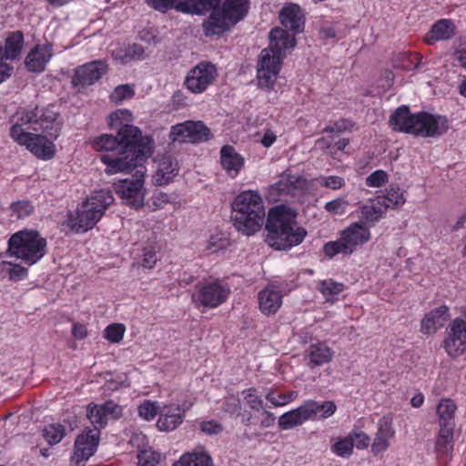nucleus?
Returning a JSON list of instances; mask_svg holds the SVG:
<instances>
[{
    "mask_svg": "<svg viewBox=\"0 0 466 466\" xmlns=\"http://www.w3.org/2000/svg\"><path fill=\"white\" fill-rule=\"evenodd\" d=\"M266 398L274 406H282L289 402V396L282 395L276 391H271L268 393Z\"/></svg>",
    "mask_w": 466,
    "mask_h": 466,
    "instance_id": "nucleus-59",
    "label": "nucleus"
},
{
    "mask_svg": "<svg viewBox=\"0 0 466 466\" xmlns=\"http://www.w3.org/2000/svg\"><path fill=\"white\" fill-rule=\"evenodd\" d=\"M66 433L65 427L60 423H51L43 430V437L50 445L59 443Z\"/></svg>",
    "mask_w": 466,
    "mask_h": 466,
    "instance_id": "nucleus-37",
    "label": "nucleus"
},
{
    "mask_svg": "<svg viewBox=\"0 0 466 466\" xmlns=\"http://www.w3.org/2000/svg\"><path fill=\"white\" fill-rule=\"evenodd\" d=\"M333 356V350L324 341L312 342L304 351V360L309 369L330 362Z\"/></svg>",
    "mask_w": 466,
    "mask_h": 466,
    "instance_id": "nucleus-22",
    "label": "nucleus"
},
{
    "mask_svg": "<svg viewBox=\"0 0 466 466\" xmlns=\"http://www.w3.org/2000/svg\"><path fill=\"white\" fill-rule=\"evenodd\" d=\"M10 121L9 136L15 143L39 159L53 158L54 141L59 137L63 125L54 106L19 107Z\"/></svg>",
    "mask_w": 466,
    "mask_h": 466,
    "instance_id": "nucleus-1",
    "label": "nucleus"
},
{
    "mask_svg": "<svg viewBox=\"0 0 466 466\" xmlns=\"http://www.w3.org/2000/svg\"><path fill=\"white\" fill-rule=\"evenodd\" d=\"M352 438V441L354 442V446L358 449H364L370 445V439L368 434L361 431H352L350 433Z\"/></svg>",
    "mask_w": 466,
    "mask_h": 466,
    "instance_id": "nucleus-55",
    "label": "nucleus"
},
{
    "mask_svg": "<svg viewBox=\"0 0 466 466\" xmlns=\"http://www.w3.org/2000/svg\"><path fill=\"white\" fill-rule=\"evenodd\" d=\"M350 127H351V123L350 121L341 119L339 121H337L333 125L327 126L323 129V131L329 132V133H332V132L339 133V132L349 129Z\"/></svg>",
    "mask_w": 466,
    "mask_h": 466,
    "instance_id": "nucleus-60",
    "label": "nucleus"
},
{
    "mask_svg": "<svg viewBox=\"0 0 466 466\" xmlns=\"http://www.w3.org/2000/svg\"><path fill=\"white\" fill-rule=\"evenodd\" d=\"M456 26L451 19H440L435 22L429 33L425 35V42L433 45L438 41H445L453 37Z\"/></svg>",
    "mask_w": 466,
    "mask_h": 466,
    "instance_id": "nucleus-27",
    "label": "nucleus"
},
{
    "mask_svg": "<svg viewBox=\"0 0 466 466\" xmlns=\"http://www.w3.org/2000/svg\"><path fill=\"white\" fill-rule=\"evenodd\" d=\"M108 125L112 129H118L121 127L132 126L133 121L132 113L127 109H118L112 112L108 116Z\"/></svg>",
    "mask_w": 466,
    "mask_h": 466,
    "instance_id": "nucleus-36",
    "label": "nucleus"
},
{
    "mask_svg": "<svg viewBox=\"0 0 466 466\" xmlns=\"http://www.w3.org/2000/svg\"><path fill=\"white\" fill-rule=\"evenodd\" d=\"M24 44L25 37L22 31L16 30L9 33L3 47L5 60L16 59L22 52Z\"/></svg>",
    "mask_w": 466,
    "mask_h": 466,
    "instance_id": "nucleus-31",
    "label": "nucleus"
},
{
    "mask_svg": "<svg viewBox=\"0 0 466 466\" xmlns=\"http://www.w3.org/2000/svg\"><path fill=\"white\" fill-rule=\"evenodd\" d=\"M153 9L166 13L175 8L186 14L203 15L219 4V0H147Z\"/></svg>",
    "mask_w": 466,
    "mask_h": 466,
    "instance_id": "nucleus-13",
    "label": "nucleus"
},
{
    "mask_svg": "<svg viewBox=\"0 0 466 466\" xmlns=\"http://www.w3.org/2000/svg\"><path fill=\"white\" fill-rule=\"evenodd\" d=\"M449 308L441 306L427 313L420 322V330L423 334H433L442 328L449 319Z\"/></svg>",
    "mask_w": 466,
    "mask_h": 466,
    "instance_id": "nucleus-25",
    "label": "nucleus"
},
{
    "mask_svg": "<svg viewBox=\"0 0 466 466\" xmlns=\"http://www.w3.org/2000/svg\"><path fill=\"white\" fill-rule=\"evenodd\" d=\"M161 406L157 401L147 400L139 404L137 412L141 419L149 421L155 419L157 414H159Z\"/></svg>",
    "mask_w": 466,
    "mask_h": 466,
    "instance_id": "nucleus-39",
    "label": "nucleus"
},
{
    "mask_svg": "<svg viewBox=\"0 0 466 466\" xmlns=\"http://www.w3.org/2000/svg\"><path fill=\"white\" fill-rule=\"evenodd\" d=\"M266 241L279 250L291 247V213L288 206H274L266 221Z\"/></svg>",
    "mask_w": 466,
    "mask_h": 466,
    "instance_id": "nucleus-7",
    "label": "nucleus"
},
{
    "mask_svg": "<svg viewBox=\"0 0 466 466\" xmlns=\"http://www.w3.org/2000/svg\"><path fill=\"white\" fill-rule=\"evenodd\" d=\"M291 46L287 30L274 27L269 32V45L260 52L257 65V78L260 87H272L280 71L286 50Z\"/></svg>",
    "mask_w": 466,
    "mask_h": 466,
    "instance_id": "nucleus-3",
    "label": "nucleus"
},
{
    "mask_svg": "<svg viewBox=\"0 0 466 466\" xmlns=\"http://www.w3.org/2000/svg\"><path fill=\"white\" fill-rule=\"evenodd\" d=\"M456 410L455 403L451 400H442L438 407L437 413L440 418V428L448 426L449 423H454V413Z\"/></svg>",
    "mask_w": 466,
    "mask_h": 466,
    "instance_id": "nucleus-35",
    "label": "nucleus"
},
{
    "mask_svg": "<svg viewBox=\"0 0 466 466\" xmlns=\"http://www.w3.org/2000/svg\"><path fill=\"white\" fill-rule=\"evenodd\" d=\"M200 430L207 435H218L222 431L223 427L219 422L214 420H203L200 423Z\"/></svg>",
    "mask_w": 466,
    "mask_h": 466,
    "instance_id": "nucleus-54",
    "label": "nucleus"
},
{
    "mask_svg": "<svg viewBox=\"0 0 466 466\" xmlns=\"http://www.w3.org/2000/svg\"><path fill=\"white\" fill-rule=\"evenodd\" d=\"M4 57L3 46L0 44V84L8 79L13 72V66L7 64Z\"/></svg>",
    "mask_w": 466,
    "mask_h": 466,
    "instance_id": "nucleus-56",
    "label": "nucleus"
},
{
    "mask_svg": "<svg viewBox=\"0 0 466 466\" xmlns=\"http://www.w3.org/2000/svg\"><path fill=\"white\" fill-rule=\"evenodd\" d=\"M455 423H449L448 426L441 427L435 443V451L439 458L446 461L453 451V430Z\"/></svg>",
    "mask_w": 466,
    "mask_h": 466,
    "instance_id": "nucleus-29",
    "label": "nucleus"
},
{
    "mask_svg": "<svg viewBox=\"0 0 466 466\" xmlns=\"http://www.w3.org/2000/svg\"><path fill=\"white\" fill-rule=\"evenodd\" d=\"M157 250L155 243L146 246L142 250L141 265L147 268H152L157 261Z\"/></svg>",
    "mask_w": 466,
    "mask_h": 466,
    "instance_id": "nucleus-46",
    "label": "nucleus"
},
{
    "mask_svg": "<svg viewBox=\"0 0 466 466\" xmlns=\"http://www.w3.org/2000/svg\"><path fill=\"white\" fill-rule=\"evenodd\" d=\"M258 305L265 315L275 314L282 305L281 291L273 285H269L258 293Z\"/></svg>",
    "mask_w": 466,
    "mask_h": 466,
    "instance_id": "nucleus-24",
    "label": "nucleus"
},
{
    "mask_svg": "<svg viewBox=\"0 0 466 466\" xmlns=\"http://www.w3.org/2000/svg\"><path fill=\"white\" fill-rule=\"evenodd\" d=\"M279 20L281 24L288 27L291 25V4H286L279 13Z\"/></svg>",
    "mask_w": 466,
    "mask_h": 466,
    "instance_id": "nucleus-63",
    "label": "nucleus"
},
{
    "mask_svg": "<svg viewBox=\"0 0 466 466\" xmlns=\"http://www.w3.org/2000/svg\"><path fill=\"white\" fill-rule=\"evenodd\" d=\"M100 431L97 429H85L79 434L74 444L72 461L77 466H83L93 456L99 444Z\"/></svg>",
    "mask_w": 466,
    "mask_h": 466,
    "instance_id": "nucleus-16",
    "label": "nucleus"
},
{
    "mask_svg": "<svg viewBox=\"0 0 466 466\" xmlns=\"http://www.w3.org/2000/svg\"><path fill=\"white\" fill-rule=\"evenodd\" d=\"M389 179V176L387 172L384 170L379 169L372 172L366 178V185L370 187H380L384 186Z\"/></svg>",
    "mask_w": 466,
    "mask_h": 466,
    "instance_id": "nucleus-52",
    "label": "nucleus"
},
{
    "mask_svg": "<svg viewBox=\"0 0 466 466\" xmlns=\"http://www.w3.org/2000/svg\"><path fill=\"white\" fill-rule=\"evenodd\" d=\"M318 183L330 189H338L344 186V179L339 176L320 177Z\"/></svg>",
    "mask_w": 466,
    "mask_h": 466,
    "instance_id": "nucleus-53",
    "label": "nucleus"
},
{
    "mask_svg": "<svg viewBox=\"0 0 466 466\" xmlns=\"http://www.w3.org/2000/svg\"><path fill=\"white\" fill-rule=\"evenodd\" d=\"M389 206H360L359 210L360 220L362 225L370 227L373 226L380 219L387 211Z\"/></svg>",
    "mask_w": 466,
    "mask_h": 466,
    "instance_id": "nucleus-33",
    "label": "nucleus"
},
{
    "mask_svg": "<svg viewBox=\"0 0 466 466\" xmlns=\"http://www.w3.org/2000/svg\"><path fill=\"white\" fill-rule=\"evenodd\" d=\"M0 270L7 274L8 278L13 281H18L27 276V268L19 265L7 261L0 263Z\"/></svg>",
    "mask_w": 466,
    "mask_h": 466,
    "instance_id": "nucleus-38",
    "label": "nucleus"
},
{
    "mask_svg": "<svg viewBox=\"0 0 466 466\" xmlns=\"http://www.w3.org/2000/svg\"><path fill=\"white\" fill-rule=\"evenodd\" d=\"M244 399L247 400V402L249 404L250 408L258 410L262 407V400L258 399L256 390L254 389H248V390L244 391Z\"/></svg>",
    "mask_w": 466,
    "mask_h": 466,
    "instance_id": "nucleus-57",
    "label": "nucleus"
},
{
    "mask_svg": "<svg viewBox=\"0 0 466 466\" xmlns=\"http://www.w3.org/2000/svg\"><path fill=\"white\" fill-rule=\"evenodd\" d=\"M192 406L191 402L180 404H163L159 410L157 420V428L160 431H172L182 424L185 419V413Z\"/></svg>",
    "mask_w": 466,
    "mask_h": 466,
    "instance_id": "nucleus-18",
    "label": "nucleus"
},
{
    "mask_svg": "<svg viewBox=\"0 0 466 466\" xmlns=\"http://www.w3.org/2000/svg\"><path fill=\"white\" fill-rule=\"evenodd\" d=\"M92 202L88 198L84 200L82 204H114L113 191L109 188H102L94 191L92 197Z\"/></svg>",
    "mask_w": 466,
    "mask_h": 466,
    "instance_id": "nucleus-47",
    "label": "nucleus"
},
{
    "mask_svg": "<svg viewBox=\"0 0 466 466\" xmlns=\"http://www.w3.org/2000/svg\"><path fill=\"white\" fill-rule=\"evenodd\" d=\"M230 246L229 235L219 228H214L210 231L207 240V249L211 253H217L225 250Z\"/></svg>",
    "mask_w": 466,
    "mask_h": 466,
    "instance_id": "nucleus-34",
    "label": "nucleus"
},
{
    "mask_svg": "<svg viewBox=\"0 0 466 466\" xmlns=\"http://www.w3.org/2000/svg\"><path fill=\"white\" fill-rule=\"evenodd\" d=\"M443 347L451 358L466 352V313L450 323Z\"/></svg>",
    "mask_w": 466,
    "mask_h": 466,
    "instance_id": "nucleus-15",
    "label": "nucleus"
},
{
    "mask_svg": "<svg viewBox=\"0 0 466 466\" xmlns=\"http://www.w3.org/2000/svg\"><path fill=\"white\" fill-rule=\"evenodd\" d=\"M265 215L263 206H232L231 220L238 232L251 236L261 229Z\"/></svg>",
    "mask_w": 466,
    "mask_h": 466,
    "instance_id": "nucleus-10",
    "label": "nucleus"
},
{
    "mask_svg": "<svg viewBox=\"0 0 466 466\" xmlns=\"http://www.w3.org/2000/svg\"><path fill=\"white\" fill-rule=\"evenodd\" d=\"M131 444L138 450V452L141 450H148V441L145 434L143 433H136L132 436L130 440Z\"/></svg>",
    "mask_w": 466,
    "mask_h": 466,
    "instance_id": "nucleus-58",
    "label": "nucleus"
},
{
    "mask_svg": "<svg viewBox=\"0 0 466 466\" xmlns=\"http://www.w3.org/2000/svg\"><path fill=\"white\" fill-rule=\"evenodd\" d=\"M230 294V289L221 281H210L200 287L194 300L207 308H217L224 303Z\"/></svg>",
    "mask_w": 466,
    "mask_h": 466,
    "instance_id": "nucleus-17",
    "label": "nucleus"
},
{
    "mask_svg": "<svg viewBox=\"0 0 466 466\" xmlns=\"http://www.w3.org/2000/svg\"><path fill=\"white\" fill-rule=\"evenodd\" d=\"M249 5V0H219L202 24L205 35H222L230 31L247 16Z\"/></svg>",
    "mask_w": 466,
    "mask_h": 466,
    "instance_id": "nucleus-5",
    "label": "nucleus"
},
{
    "mask_svg": "<svg viewBox=\"0 0 466 466\" xmlns=\"http://www.w3.org/2000/svg\"><path fill=\"white\" fill-rule=\"evenodd\" d=\"M172 105L176 109L185 107L187 105V97L182 91H176L171 97Z\"/></svg>",
    "mask_w": 466,
    "mask_h": 466,
    "instance_id": "nucleus-62",
    "label": "nucleus"
},
{
    "mask_svg": "<svg viewBox=\"0 0 466 466\" xmlns=\"http://www.w3.org/2000/svg\"><path fill=\"white\" fill-rule=\"evenodd\" d=\"M175 168L172 167L170 161H165L159 163L155 180L158 185L167 184L175 176Z\"/></svg>",
    "mask_w": 466,
    "mask_h": 466,
    "instance_id": "nucleus-42",
    "label": "nucleus"
},
{
    "mask_svg": "<svg viewBox=\"0 0 466 466\" xmlns=\"http://www.w3.org/2000/svg\"><path fill=\"white\" fill-rule=\"evenodd\" d=\"M54 56L53 45L49 42L35 45L26 55L25 66L28 72L41 73Z\"/></svg>",
    "mask_w": 466,
    "mask_h": 466,
    "instance_id": "nucleus-21",
    "label": "nucleus"
},
{
    "mask_svg": "<svg viewBox=\"0 0 466 466\" xmlns=\"http://www.w3.org/2000/svg\"><path fill=\"white\" fill-rule=\"evenodd\" d=\"M160 454L151 448L141 450L137 453V466H156L160 461Z\"/></svg>",
    "mask_w": 466,
    "mask_h": 466,
    "instance_id": "nucleus-45",
    "label": "nucleus"
},
{
    "mask_svg": "<svg viewBox=\"0 0 466 466\" xmlns=\"http://www.w3.org/2000/svg\"><path fill=\"white\" fill-rule=\"evenodd\" d=\"M211 137L210 129L202 121L187 120L171 127L169 138L173 142L199 143Z\"/></svg>",
    "mask_w": 466,
    "mask_h": 466,
    "instance_id": "nucleus-14",
    "label": "nucleus"
},
{
    "mask_svg": "<svg viewBox=\"0 0 466 466\" xmlns=\"http://www.w3.org/2000/svg\"><path fill=\"white\" fill-rule=\"evenodd\" d=\"M151 143L135 126L121 127L116 137L103 134L91 140L95 150L106 152L100 159L110 174L127 172L132 167L145 163L152 153Z\"/></svg>",
    "mask_w": 466,
    "mask_h": 466,
    "instance_id": "nucleus-2",
    "label": "nucleus"
},
{
    "mask_svg": "<svg viewBox=\"0 0 466 466\" xmlns=\"http://www.w3.org/2000/svg\"><path fill=\"white\" fill-rule=\"evenodd\" d=\"M72 335L76 339H84L88 336L86 324L75 322L72 326Z\"/></svg>",
    "mask_w": 466,
    "mask_h": 466,
    "instance_id": "nucleus-61",
    "label": "nucleus"
},
{
    "mask_svg": "<svg viewBox=\"0 0 466 466\" xmlns=\"http://www.w3.org/2000/svg\"><path fill=\"white\" fill-rule=\"evenodd\" d=\"M344 284L341 282L334 281L333 279H325L319 282V290L325 297L335 296L344 290Z\"/></svg>",
    "mask_w": 466,
    "mask_h": 466,
    "instance_id": "nucleus-43",
    "label": "nucleus"
},
{
    "mask_svg": "<svg viewBox=\"0 0 466 466\" xmlns=\"http://www.w3.org/2000/svg\"><path fill=\"white\" fill-rule=\"evenodd\" d=\"M134 168H136L135 178H126L114 183V191L122 199L131 200L129 204H144L146 167L144 163H141L139 166L132 167L127 172Z\"/></svg>",
    "mask_w": 466,
    "mask_h": 466,
    "instance_id": "nucleus-12",
    "label": "nucleus"
},
{
    "mask_svg": "<svg viewBox=\"0 0 466 466\" xmlns=\"http://www.w3.org/2000/svg\"><path fill=\"white\" fill-rule=\"evenodd\" d=\"M126 327L121 323L108 325L104 330V337L111 343H119L125 335Z\"/></svg>",
    "mask_w": 466,
    "mask_h": 466,
    "instance_id": "nucleus-44",
    "label": "nucleus"
},
{
    "mask_svg": "<svg viewBox=\"0 0 466 466\" xmlns=\"http://www.w3.org/2000/svg\"><path fill=\"white\" fill-rule=\"evenodd\" d=\"M173 466H213L211 457L202 448L184 453Z\"/></svg>",
    "mask_w": 466,
    "mask_h": 466,
    "instance_id": "nucleus-32",
    "label": "nucleus"
},
{
    "mask_svg": "<svg viewBox=\"0 0 466 466\" xmlns=\"http://www.w3.org/2000/svg\"><path fill=\"white\" fill-rule=\"evenodd\" d=\"M233 204H262V198L257 190H245L236 197Z\"/></svg>",
    "mask_w": 466,
    "mask_h": 466,
    "instance_id": "nucleus-51",
    "label": "nucleus"
},
{
    "mask_svg": "<svg viewBox=\"0 0 466 466\" xmlns=\"http://www.w3.org/2000/svg\"><path fill=\"white\" fill-rule=\"evenodd\" d=\"M314 401L309 400L302 406L293 410V426L301 424L303 421L314 418Z\"/></svg>",
    "mask_w": 466,
    "mask_h": 466,
    "instance_id": "nucleus-41",
    "label": "nucleus"
},
{
    "mask_svg": "<svg viewBox=\"0 0 466 466\" xmlns=\"http://www.w3.org/2000/svg\"><path fill=\"white\" fill-rule=\"evenodd\" d=\"M220 163L227 174L234 178L242 169L244 158L236 151L234 147L226 145L220 149Z\"/></svg>",
    "mask_w": 466,
    "mask_h": 466,
    "instance_id": "nucleus-26",
    "label": "nucleus"
},
{
    "mask_svg": "<svg viewBox=\"0 0 466 466\" xmlns=\"http://www.w3.org/2000/svg\"><path fill=\"white\" fill-rule=\"evenodd\" d=\"M46 239L36 230L23 229L8 240V254L27 266L38 262L46 253Z\"/></svg>",
    "mask_w": 466,
    "mask_h": 466,
    "instance_id": "nucleus-6",
    "label": "nucleus"
},
{
    "mask_svg": "<svg viewBox=\"0 0 466 466\" xmlns=\"http://www.w3.org/2000/svg\"><path fill=\"white\" fill-rule=\"evenodd\" d=\"M392 418L390 415L383 416L378 423V431L375 434L371 451L375 455L385 451L390 446V441L394 437Z\"/></svg>",
    "mask_w": 466,
    "mask_h": 466,
    "instance_id": "nucleus-23",
    "label": "nucleus"
},
{
    "mask_svg": "<svg viewBox=\"0 0 466 466\" xmlns=\"http://www.w3.org/2000/svg\"><path fill=\"white\" fill-rule=\"evenodd\" d=\"M389 124L395 131L423 137H437L448 130V121L444 116L424 112L413 115L406 106L397 108L391 114Z\"/></svg>",
    "mask_w": 466,
    "mask_h": 466,
    "instance_id": "nucleus-4",
    "label": "nucleus"
},
{
    "mask_svg": "<svg viewBox=\"0 0 466 466\" xmlns=\"http://www.w3.org/2000/svg\"><path fill=\"white\" fill-rule=\"evenodd\" d=\"M106 206H73L60 220L66 234L83 233L92 228L103 216Z\"/></svg>",
    "mask_w": 466,
    "mask_h": 466,
    "instance_id": "nucleus-9",
    "label": "nucleus"
},
{
    "mask_svg": "<svg viewBox=\"0 0 466 466\" xmlns=\"http://www.w3.org/2000/svg\"><path fill=\"white\" fill-rule=\"evenodd\" d=\"M218 76L216 65L209 61H200L187 72L184 86L192 94H202L214 84Z\"/></svg>",
    "mask_w": 466,
    "mask_h": 466,
    "instance_id": "nucleus-11",
    "label": "nucleus"
},
{
    "mask_svg": "<svg viewBox=\"0 0 466 466\" xmlns=\"http://www.w3.org/2000/svg\"><path fill=\"white\" fill-rule=\"evenodd\" d=\"M122 415V407L113 401L103 404H89L86 408V416L93 424V429L104 428L109 419H118Z\"/></svg>",
    "mask_w": 466,
    "mask_h": 466,
    "instance_id": "nucleus-20",
    "label": "nucleus"
},
{
    "mask_svg": "<svg viewBox=\"0 0 466 466\" xmlns=\"http://www.w3.org/2000/svg\"><path fill=\"white\" fill-rule=\"evenodd\" d=\"M107 71L104 60H95L77 66L72 77L73 86H88L98 81Z\"/></svg>",
    "mask_w": 466,
    "mask_h": 466,
    "instance_id": "nucleus-19",
    "label": "nucleus"
},
{
    "mask_svg": "<svg viewBox=\"0 0 466 466\" xmlns=\"http://www.w3.org/2000/svg\"><path fill=\"white\" fill-rule=\"evenodd\" d=\"M11 207L13 208V211L16 214V217L18 218L28 216L33 210L32 206L19 205V206H11Z\"/></svg>",
    "mask_w": 466,
    "mask_h": 466,
    "instance_id": "nucleus-64",
    "label": "nucleus"
},
{
    "mask_svg": "<svg viewBox=\"0 0 466 466\" xmlns=\"http://www.w3.org/2000/svg\"><path fill=\"white\" fill-rule=\"evenodd\" d=\"M144 51V47L139 44H128L114 49L112 51V57L120 64L125 65L133 60L141 59Z\"/></svg>",
    "mask_w": 466,
    "mask_h": 466,
    "instance_id": "nucleus-30",
    "label": "nucleus"
},
{
    "mask_svg": "<svg viewBox=\"0 0 466 466\" xmlns=\"http://www.w3.org/2000/svg\"><path fill=\"white\" fill-rule=\"evenodd\" d=\"M336 409L337 407L333 401H325L322 403L314 401V418H328L334 414Z\"/></svg>",
    "mask_w": 466,
    "mask_h": 466,
    "instance_id": "nucleus-50",
    "label": "nucleus"
},
{
    "mask_svg": "<svg viewBox=\"0 0 466 466\" xmlns=\"http://www.w3.org/2000/svg\"><path fill=\"white\" fill-rule=\"evenodd\" d=\"M135 90L130 85H120L115 87L114 91L110 95V100L115 103H120L125 99L133 97Z\"/></svg>",
    "mask_w": 466,
    "mask_h": 466,
    "instance_id": "nucleus-48",
    "label": "nucleus"
},
{
    "mask_svg": "<svg viewBox=\"0 0 466 466\" xmlns=\"http://www.w3.org/2000/svg\"><path fill=\"white\" fill-rule=\"evenodd\" d=\"M371 238L370 228L360 222H353L340 232L338 240L327 242L324 254L333 258L338 254L350 255L359 246L366 244Z\"/></svg>",
    "mask_w": 466,
    "mask_h": 466,
    "instance_id": "nucleus-8",
    "label": "nucleus"
},
{
    "mask_svg": "<svg viewBox=\"0 0 466 466\" xmlns=\"http://www.w3.org/2000/svg\"><path fill=\"white\" fill-rule=\"evenodd\" d=\"M351 439L352 438L349 434L344 438L337 440L331 447L332 452L339 457H350L352 454L354 447V442Z\"/></svg>",
    "mask_w": 466,
    "mask_h": 466,
    "instance_id": "nucleus-40",
    "label": "nucleus"
},
{
    "mask_svg": "<svg viewBox=\"0 0 466 466\" xmlns=\"http://www.w3.org/2000/svg\"><path fill=\"white\" fill-rule=\"evenodd\" d=\"M306 13L298 5L293 4V35L300 34L305 29Z\"/></svg>",
    "mask_w": 466,
    "mask_h": 466,
    "instance_id": "nucleus-49",
    "label": "nucleus"
},
{
    "mask_svg": "<svg viewBox=\"0 0 466 466\" xmlns=\"http://www.w3.org/2000/svg\"><path fill=\"white\" fill-rule=\"evenodd\" d=\"M288 171L289 170L284 173L277 183L268 187L266 195V199L268 204H275L277 202L286 204L284 198L291 192V174L288 173Z\"/></svg>",
    "mask_w": 466,
    "mask_h": 466,
    "instance_id": "nucleus-28",
    "label": "nucleus"
}]
</instances>
